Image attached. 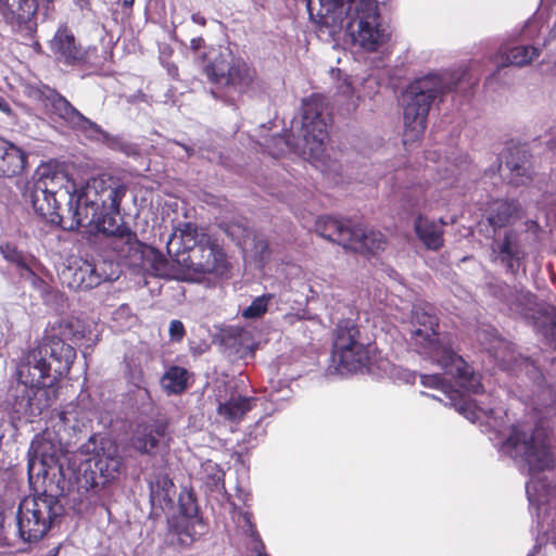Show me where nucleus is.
Listing matches in <instances>:
<instances>
[{"label":"nucleus","instance_id":"nucleus-15","mask_svg":"<svg viewBox=\"0 0 556 556\" xmlns=\"http://www.w3.org/2000/svg\"><path fill=\"white\" fill-rule=\"evenodd\" d=\"M172 441L169 421L166 419H154L138 424L129 439L130 446L136 452L151 457L156 456L162 451L167 452Z\"/></svg>","mask_w":556,"mask_h":556},{"label":"nucleus","instance_id":"nucleus-1","mask_svg":"<svg viewBox=\"0 0 556 556\" xmlns=\"http://www.w3.org/2000/svg\"><path fill=\"white\" fill-rule=\"evenodd\" d=\"M412 325L410 342L419 355L453 374L460 388L475 394L483 392L480 375L454 350L451 338L439 332V317L431 305L414 306Z\"/></svg>","mask_w":556,"mask_h":556},{"label":"nucleus","instance_id":"nucleus-7","mask_svg":"<svg viewBox=\"0 0 556 556\" xmlns=\"http://www.w3.org/2000/svg\"><path fill=\"white\" fill-rule=\"evenodd\" d=\"M332 362L340 372H369L378 361L375 343L369 342L352 319H341L333 331Z\"/></svg>","mask_w":556,"mask_h":556},{"label":"nucleus","instance_id":"nucleus-23","mask_svg":"<svg viewBox=\"0 0 556 556\" xmlns=\"http://www.w3.org/2000/svg\"><path fill=\"white\" fill-rule=\"evenodd\" d=\"M505 166L509 169L508 184L514 187L527 186L533 179L529 153L519 146L506 148Z\"/></svg>","mask_w":556,"mask_h":556},{"label":"nucleus","instance_id":"nucleus-25","mask_svg":"<svg viewBox=\"0 0 556 556\" xmlns=\"http://www.w3.org/2000/svg\"><path fill=\"white\" fill-rule=\"evenodd\" d=\"M520 204L517 200L495 199L488 203L485 218L494 229H501L511 225L519 218Z\"/></svg>","mask_w":556,"mask_h":556},{"label":"nucleus","instance_id":"nucleus-35","mask_svg":"<svg viewBox=\"0 0 556 556\" xmlns=\"http://www.w3.org/2000/svg\"><path fill=\"white\" fill-rule=\"evenodd\" d=\"M148 265L151 266L156 275L162 276L167 270L168 262L162 253L147 245V250L144 251V265H137V267H147Z\"/></svg>","mask_w":556,"mask_h":556},{"label":"nucleus","instance_id":"nucleus-28","mask_svg":"<svg viewBox=\"0 0 556 556\" xmlns=\"http://www.w3.org/2000/svg\"><path fill=\"white\" fill-rule=\"evenodd\" d=\"M352 229V225H346L342 220L328 215L318 217L315 223V230L320 237L338 243L344 249H348L351 236H353Z\"/></svg>","mask_w":556,"mask_h":556},{"label":"nucleus","instance_id":"nucleus-9","mask_svg":"<svg viewBox=\"0 0 556 556\" xmlns=\"http://www.w3.org/2000/svg\"><path fill=\"white\" fill-rule=\"evenodd\" d=\"M503 446L511 458L523 460L529 466L530 473L542 472L554 465L548 434L541 422L530 430L523 425H513Z\"/></svg>","mask_w":556,"mask_h":556},{"label":"nucleus","instance_id":"nucleus-3","mask_svg":"<svg viewBox=\"0 0 556 556\" xmlns=\"http://www.w3.org/2000/svg\"><path fill=\"white\" fill-rule=\"evenodd\" d=\"M36 464L28 462V480L37 495L24 497L15 515L14 534L23 542L40 541L48 531L61 522L64 516V506L60 501L63 490L53 486L46 469L35 472Z\"/></svg>","mask_w":556,"mask_h":556},{"label":"nucleus","instance_id":"nucleus-32","mask_svg":"<svg viewBox=\"0 0 556 556\" xmlns=\"http://www.w3.org/2000/svg\"><path fill=\"white\" fill-rule=\"evenodd\" d=\"M189 372L180 366H170L162 377V386L168 394H181L188 388Z\"/></svg>","mask_w":556,"mask_h":556},{"label":"nucleus","instance_id":"nucleus-14","mask_svg":"<svg viewBox=\"0 0 556 556\" xmlns=\"http://www.w3.org/2000/svg\"><path fill=\"white\" fill-rule=\"evenodd\" d=\"M28 96L40 102L52 119L60 121L72 128H85L86 125L91 124L63 94L48 85L30 87Z\"/></svg>","mask_w":556,"mask_h":556},{"label":"nucleus","instance_id":"nucleus-5","mask_svg":"<svg viewBox=\"0 0 556 556\" xmlns=\"http://www.w3.org/2000/svg\"><path fill=\"white\" fill-rule=\"evenodd\" d=\"M466 70H456L441 75L430 74L409 84L404 92V146L421 139L431 104L445 93L463 89L464 84L472 87L478 79H467Z\"/></svg>","mask_w":556,"mask_h":556},{"label":"nucleus","instance_id":"nucleus-8","mask_svg":"<svg viewBox=\"0 0 556 556\" xmlns=\"http://www.w3.org/2000/svg\"><path fill=\"white\" fill-rule=\"evenodd\" d=\"M202 72L210 84L240 94L253 89L258 80L256 68L230 50L211 49L203 55Z\"/></svg>","mask_w":556,"mask_h":556},{"label":"nucleus","instance_id":"nucleus-54","mask_svg":"<svg viewBox=\"0 0 556 556\" xmlns=\"http://www.w3.org/2000/svg\"><path fill=\"white\" fill-rule=\"evenodd\" d=\"M256 556H268L266 553L258 552Z\"/></svg>","mask_w":556,"mask_h":556},{"label":"nucleus","instance_id":"nucleus-55","mask_svg":"<svg viewBox=\"0 0 556 556\" xmlns=\"http://www.w3.org/2000/svg\"><path fill=\"white\" fill-rule=\"evenodd\" d=\"M40 48V43H36V49H39Z\"/></svg>","mask_w":556,"mask_h":556},{"label":"nucleus","instance_id":"nucleus-52","mask_svg":"<svg viewBox=\"0 0 556 556\" xmlns=\"http://www.w3.org/2000/svg\"><path fill=\"white\" fill-rule=\"evenodd\" d=\"M134 2H135V0H123V5L125 8H131Z\"/></svg>","mask_w":556,"mask_h":556},{"label":"nucleus","instance_id":"nucleus-16","mask_svg":"<svg viewBox=\"0 0 556 556\" xmlns=\"http://www.w3.org/2000/svg\"><path fill=\"white\" fill-rule=\"evenodd\" d=\"M40 2L52 0H0V16L13 31L33 38L37 33V12Z\"/></svg>","mask_w":556,"mask_h":556},{"label":"nucleus","instance_id":"nucleus-38","mask_svg":"<svg viewBox=\"0 0 556 556\" xmlns=\"http://www.w3.org/2000/svg\"><path fill=\"white\" fill-rule=\"evenodd\" d=\"M16 539L18 536L14 534V528H11V523L7 527V516L4 511H0V545L11 546Z\"/></svg>","mask_w":556,"mask_h":556},{"label":"nucleus","instance_id":"nucleus-40","mask_svg":"<svg viewBox=\"0 0 556 556\" xmlns=\"http://www.w3.org/2000/svg\"><path fill=\"white\" fill-rule=\"evenodd\" d=\"M420 383L426 388L442 390L446 386L445 378L440 374L421 375Z\"/></svg>","mask_w":556,"mask_h":556},{"label":"nucleus","instance_id":"nucleus-29","mask_svg":"<svg viewBox=\"0 0 556 556\" xmlns=\"http://www.w3.org/2000/svg\"><path fill=\"white\" fill-rule=\"evenodd\" d=\"M255 404L256 399L253 396L231 395L229 400L219 402L217 414L229 422L238 424Z\"/></svg>","mask_w":556,"mask_h":556},{"label":"nucleus","instance_id":"nucleus-22","mask_svg":"<svg viewBox=\"0 0 556 556\" xmlns=\"http://www.w3.org/2000/svg\"><path fill=\"white\" fill-rule=\"evenodd\" d=\"M70 276L68 286L75 290H89L108 279L93 260L78 258L63 273Z\"/></svg>","mask_w":556,"mask_h":556},{"label":"nucleus","instance_id":"nucleus-11","mask_svg":"<svg viewBox=\"0 0 556 556\" xmlns=\"http://www.w3.org/2000/svg\"><path fill=\"white\" fill-rule=\"evenodd\" d=\"M80 338L77 323L73 319H62L53 327L52 333L45 337L43 343L38 345L39 349H45L46 358L49 356L51 359L49 363L60 380L70 372L76 359V350L67 341Z\"/></svg>","mask_w":556,"mask_h":556},{"label":"nucleus","instance_id":"nucleus-53","mask_svg":"<svg viewBox=\"0 0 556 556\" xmlns=\"http://www.w3.org/2000/svg\"><path fill=\"white\" fill-rule=\"evenodd\" d=\"M338 4H340V5L342 7V5H343L342 0H336V7H337Z\"/></svg>","mask_w":556,"mask_h":556},{"label":"nucleus","instance_id":"nucleus-31","mask_svg":"<svg viewBox=\"0 0 556 556\" xmlns=\"http://www.w3.org/2000/svg\"><path fill=\"white\" fill-rule=\"evenodd\" d=\"M541 54V50L533 46H516L508 50H500L496 54V61L501 67L518 66L522 67L530 64Z\"/></svg>","mask_w":556,"mask_h":556},{"label":"nucleus","instance_id":"nucleus-24","mask_svg":"<svg viewBox=\"0 0 556 556\" xmlns=\"http://www.w3.org/2000/svg\"><path fill=\"white\" fill-rule=\"evenodd\" d=\"M27 159L22 148L0 137V178L22 175L27 166Z\"/></svg>","mask_w":556,"mask_h":556},{"label":"nucleus","instance_id":"nucleus-37","mask_svg":"<svg viewBox=\"0 0 556 556\" xmlns=\"http://www.w3.org/2000/svg\"><path fill=\"white\" fill-rule=\"evenodd\" d=\"M179 502V511L180 514L187 518L192 519L198 514V505L195 497L192 493H181L178 498Z\"/></svg>","mask_w":556,"mask_h":556},{"label":"nucleus","instance_id":"nucleus-48","mask_svg":"<svg viewBox=\"0 0 556 556\" xmlns=\"http://www.w3.org/2000/svg\"><path fill=\"white\" fill-rule=\"evenodd\" d=\"M0 111L5 114L11 113V106H10L9 102L1 94H0Z\"/></svg>","mask_w":556,"mask_h":556},{"label":"nucleus","instance_id":"nucleus-12","mask_svg":"<svg viewBox=\"0 0 556 556\" xmlns=\"http://www.w3.org/2000/svg\"><path fill=\"white\" fill-rule=\"evenodd\" d=\"M348 31L354 43L368 52L377 51L390 38L383 25L378 5L369 2L364 9H355V16L348 24Z\"/></svg>","mask_w":556,"mask_h":556},{"label":"nucleus","instance_id":"nucleus-42","mask_svg":"<svg viewBox=\"0 0 556 556\" xmlns=\"http://www.w3.org/2000/svg\"><path fill=\"white\" fill-rule=\"evenodd\" d=\"M186 336V329L184 324L178 320L174 319L169 324V337L173 341H181L184 337Z\"/></svg>","mask_w":556,"mask_h":556},{"label":"nucleus","instance_id":"nucleus-51","mask_svg":"<svg viewBox=\"0 0 556 556\" xmlns=\"http://www.w3.org/2000/svg\"><path fill=\"white\" fill-rule=\"evenodd\" d=\"M129 306L127 304H123L118 307V309L116 311V314H123V313H128L129 312Z\"/></svg>","mask_w":556,"mask_h":556},{"label":"nucleus","instance_id":"nucleus-27","mask_svg":"<svg viewBox=\"0 0 556 556\" xmlns=\"http://www.w3.org/2000/svg\"><path fill=\"white\" fill-rule=\"evenodd\" d=\"M353 236L348 249L361 254H376L386 247V237L382 232L361 226H353Z\"/></svg>","mask_w":556,"mask_h":556},{"label":"nucleus","instance_id":"nucleus-19","mask_svg":"<svg viewBox=\"0 0 556 556\" xmlns=\"http://www.w3.org/2000/svg\"><path fill=\"white\" fill-rule=\"evenodd\" d=\"M114 227L116 229H112V231L96 230L108 237V244L119 260L125 261L129 266L144 265L147 244L139 241L137 233L131 231L129 227L118 225L116 219L114 220Z\"/></svg>","mask_w":556,"mask_h":556},{"label":"nucleus","instance_id":"nucleus-47","mask_svg":"<svg viewBox=\"0 0 556 556\" xmlns=\"http://www.w3.org/2000/svg\"><path fill=\"white\" fill-rule=\"evenodd\" d=\"M191 49L194 51L200 50L204 46V39L202 37H197L191 39Z\"/></svg>","mask_w":556,"mask_h":556},{"label":"nucleus","instance_id":"nucleus-33","mask_svg":"<svg viewBox=\"0 0 556 556\" xmlns=\"http://www.w3.org/2000/svg\"><path fill=\"white\" fill-rule=\"evenodd\" d=\"M428 188L429 185L422 181L406 186L402 192V200L405 202L409 210L426 206Z\"/></svg>","mask_w":556,"mask_h":556},{"label":"nucleus","instance_id":"nucleus-21","mask_svg":"<svg viewBox=\"0 0 556 556\" xmlns=\"http://www.w3.org/2000/svg\"><path fill=\"white\" fill-rule=\"evenodd\" d=\"M51 50L58 60L66 65L76 66L88 62V51L76 41L74 34L66 26L59 28L54 34Z\"/></svg>","mask_w":556,"mask_h":556},{"label":"nucleus","instance_id":"nucleus-13","mask_svg":"<svg viewBox=\"0 0 556 556\" xmlns=\"http://www.w3.org/2000/svg\"><path fill=\"white\" fill-rule=\"evenodd\" d=\"M513 314L526 319L556 350V313L539 304L531 292H516L509 303Z\"/></svg>","mask_w":556,"mask_h":556},{"label":"nucleus","instance_id":"nucleus-30","mask_svg":"<svg viewBox=\"0 0 556 556\" xmlns=\"http://www.w3.org/2000/svg\"><path fill=\"white\" fill-rule=\"evenodd\" d=\"M150 501L153 506L162 509L172 508L174 505L175 484L167 473H159L149 483Z\"/></svg>","mask_w":556,"mask_h":556},{"label":"nucleus","instance_id":"nucleus-17","mask_svg":"<svg viewBox=\"0 0 556 556\" xmlns=\"http://www.w3.org/2000/svg\"><path fill=\"white\" fill-rule=\"evenodd\" d=\"M325 98L312 94L302 102V130L306 143H312L311 150H323L328 138V124L324 116Z\"/></svg>","mask_w":556,"mask_h":556},{"label":"nucleus","instance_id":"nucleus-50","mask_svg":"<svg viewBox=\"0 0 556 556\" xmlns=\"http://www.w3.org/2000/svg\"><path fill=\"white\" fill-rule=\"evenodd\" d=\"M369 2H372L374 4L378 5L377 0H359L355 9H364V5H369Z\"/></svg>","mask_w":556,"mask_h":556},{"label":"nucleus","instance_id":"nucleus-44","mask_svg":"<svg viewBox=\"0 0 556 556\" xmlns=\"http://www.w3.org/2000/svg\"><path fill=\"white\" fill-rule=\"evenodd\" d=\"M337 93L346 97L352 98L354 94V88L352 86V81L350 77H345L341 83L337 86Z\"/></svg>","mask_w":556,"mask_h":556},{"label":"nucleus","instance_id":"nucleus-26","mask_svg":"<svg viewBox=\"0 0 556 556\" xmlns=\"http://www.w3.org/2000/svg\"><path fill=\"white\" fill-rule=\"evenodd\" d=\"M443 218L438 222L419 214L414 220V230L419 241L426 249L439 251L444 245V226Z\"/></svg>","mask_w":556,"mask_h":556},{"label":"nucleus","instance_id":"nucleus-34","mask_svg":"<svg viewBox=\"0 0 556 556\" xmlns=\"http://www.w3.org/2000/svg\"><path fill=\"white\" fill-rule=\"evenodd\" d=\"M0 253L7 262L15 265L20 269L26 270L29 274H34L27 262L26 255L23 251L18 250L16 245L12 243L0 244Z\"/></svg>","mask_w":556,"mask_h":556},{"label":"nucleus","instance_id":"nucleus-41","mask_svg":"<svg viewBox=\"0 0 556 556\" xmlns=\"http://www.w3.org/2000/svg\"><path fill=\"white\" fill-rule=\"evenodd\" d=\"M254 249L255 252L258 254L260 258L262 261L268 260L270 256V249L268 241L263 237H255L254 238Z\"/></svg>","mask_w":556,"mask_h":556},{"label":"nucleus","instance_id":"nucleus-18","mask_svg":"<svg viewBox=\"0 0 556 556\" xmlns=\"http://www.w3.org/2000/svg\"><path fill=\"white\" fill-rule=\"evenodd\" d=\"M52 178L40 177L27 188L26 198L38 216L50 224L59 225L66 229L63 225V217L60 214V202L56 199V192L50 187L53 185Z\"/></svg>","mask_w":556,"mask_h":556},{"label":"nucleus","instance_id":"nucleus-36","mask_svg":"<svg viewBox=\"0 0 556 556\" xmlns=\"http://www.w3.org/2000/svg\"><path fill=\"white\" fill-rule=\"evenodd\" d=\"M273 299L271 294H263L255 298L252 303L242 311V317L245 319L260 318L268 309V303Z\"/></svg>","mask_w":556,"mask_h":556},{"label":"nucleus","instance_id":"nucleus-10","mask_svg":"<svg viewBox=\"0 0 556 556\" xmlns=\"http://www.w3.org/2000/svg\"><path fill=\"white\" fill-rule=\"evenodd\" d=\"M123 468L124 458L117 443L103 438L92 455L81 464V480L86 488H103L117 479Z\"/></svg>","mask_w":556,"mask_h":556},{"label":"nucleus","instance_id":"nucleus-39","mask_svg":"<svg viewBox=\"0 0 556 556\" xmlns=\"http://www.w3.org/2000/svg\"><path fill=\"white\" fill-rule=\"evenodd\" d=\"M191 519L185 518L180 526L176 527L178 542L184 546H189L194 541V533L190 531Z\"/></svg>","mask_w":556,"mask_h":556},{"label":"nucleus","instance_id":"nucleus-43","mask_svg":"<svg viewBox=\"0 0 556 556\" xmlns=\"http://www.w3.org/2000/svg\"><path fill=\"white\" fill-rule=\"evenodd\" d=\"M457 410L471 421L478 419L477 407L472 401H464L459 404Z\"/></svg>","mask_w":556,"mask_h":556},{"label":"nucleus","instance_id":"nucleus-45","mask_svg":"<svg viewBox=\"0 0 556 556\" xmlns=\"http://www.w3.org/2000/svg\"><path fill=\"white\" fill-rule=\"evenodd\" d=\"M215 472L212 473V475H208V479H211L213 481V484L215 486H217V484L223 481V477H224V472L222 470H219V468L217 467V465H214L212 467Z\"/></svg>","mask_w":556,"mask_h":556},{"label":"nucleus","instance_id":"nucleus-20","mask_svg":"<svg viewBox=\"0 0 556 556\" xmlns=\"http://www.w3.org/2000/svg\"><path fill=\"white\" fill-rule=\"evenodd\" d=\"M492 252L495 254V261H498L507 273L517 275L521 267L525 268L528 254L517 230L507 229L502 238L494 239Z\"/></svg>","mask_w":556,"mask_h":556},{"label":"nucleus","instance_id":"nucleus-2","mask_svg":"<svg viewBox=\"0 0 556 556\" xmlns=\"http://www.w3.org/2000/svg\"><path fill=\"white\" fill-rule=\"evenodd\" d=\"M72 222L68 229L93 227L112 231L114 220L121 213V203L127 193V186L122 178L111 174H100L90 178L84 187L68 193Z\"/></svg>","mask_w":556,"mask_h":556},{"label":"nucleus","instance_id":"nucleus-4","mask_svg":"<svg viewBox=\"0 0 556 556\" xmlns=\"http://www.w3.org/2000/svg\"><path fill=\"white\" fill-rule=\"evenodd\" d=\"M60 379L46 359L45 349H30L17 366L12 410L17 418L40 416L58 399Z\"/></svg>","mask_w":556,"mask_h":556},{"label":"nucleus","instance_id":"nucleus-6","mask_svg":"<svg viewBox=\"0 0 556 556\" xmlns=\"http://www.w3.org/2000/svg\"><path fill=\"white\" fill-rule=\"evenodd\" d=\"M166 244L168 255L188 274L224 276L229 271L227 255L215 239L200 233L192 223H185Z\"/></svg>","mask_w":556,"mask_h":556},{"label":"nucleus","instance_id":"nucleus-46","mask_svg":"<svg viewBox=\"0 0 556 556\" xmlns=\"http://www.w3.org/2000/svg\"><path fill=\"white\" fill-rule=\"evenodd\" d=\"M108 146L113 150H123L125 144L119 138H110Z\"/></svg>","mask_w":556,"mask_h":556},{"label":"nucleus","instance_id":"nucleus-57","mask_svg":"<svg viewBox=\"0 0 556 556\" xmlns=\"http://www.w3.org/2000/svg\"><path fill=\"white\" fill-rule=\"evenodd\" d=\"M527 556H533V554H528Z\"/></svg>","mask_w":556,"mask_h":556},{"label":"nucleus","instance_id":"nucleus-56","mask_svg":"<svg viewBox=\"0 0 556 556\" xmlns=\"http://www.w3.org/2000/svg\"><path fill=\"white\" fill-rule=\"evenodd\" d=\"M40 48V43H36V49H39Z\"/></svg>","mask_w":556,"mask_h":556},{"label":"nucleus","instance_id":"nucleus-49","mask_svg":"<svg viewBox=\"0 0 556 556\" xmlns=\"http://www.w3.org/2000/svg\"><path fill=\"white\" fill-rule=\"evenodd\" d=\"M192 21L201 26H204L206 24V20L199 14H193Z\"/></svg>","mask_w":556,"mask_h":556}]
</instances>
